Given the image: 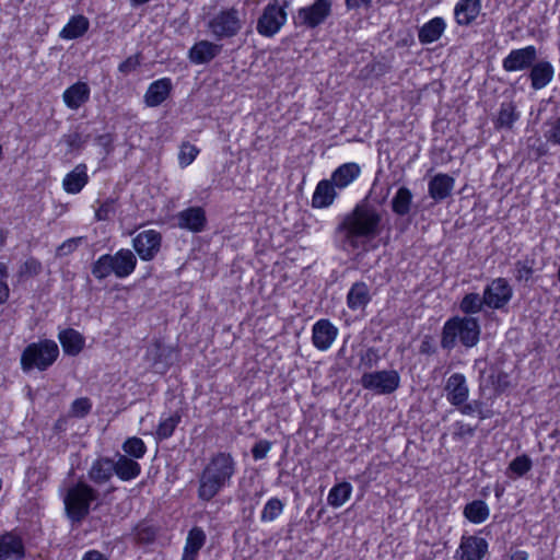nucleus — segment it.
Segmentation results:
<instances>
[{"label": "nucleus", "instance_id": "1", "mask_svg": "<svg viewBox=\"0 0 560 560\" xmlns=\"http://www.w3.org/2000/svg\"><path fill=\"white\" fill-rule=\"evenodd\" d=\"M382 214L364 200L358 202L346 213L336 228L342 244L352 250L359 249L364 242L372 241L381 232Z\"/></svg>", "mask_w": 560, "mask_h": 560}, {"label": "nucleus", "instance_id": "2", "mask_svg": "<svg viewBox=\"0 0 560 560\" xmlns=\"http://www.w3.org/2000/svg\"><path fill=\"white\" fill-rule=\"evenodd\" d=\"M237 471V463L232 453H213L198 477L197 497L201 502L212 501L224 488L231 485Z\"/></svg>", "mask_w": 560, "mask_h": 560}, {"label": "nucleus", "instance_id": "3", "mask_svg": "<svg viewBox=\"0 0 560 560\" xmlns=\"http://www.w3.org/2000/svg\"><path fill=\"white\" fill-rule=\"evenodd\" d=\"M480 324L474 316L455 315L445 320L441 331V347L444 350H453L457 343L470 349L480 340Z\"/></svg>", "mask_w": 560, "mask_h": 560}, {"label": "nucleus", "instance_id": "4", "mask_svg": "<svg viewBox=\"0 0 560 560\" xmlns=\"http://www.w3.org/2000/svg\"><path fill=\"white\" fill-rule=\"evenodd\" d=\"M136 254L129 248H120L115 254H103L91 266L92 276L102 281L114 275L117 279L130 277L137 268Z\"/></svg>", "mask_w": 560, "mask_h": 560}, {"label": "nucleus", "instance_id": "5", "mask_svg": "<svg viewBox=\"0 0 560 560\" xmlns=\"http://www.w3.org/2000/svg\"><path fill=\"white\" fill-rule=\"evenodd\" d=\"M60 354L57 342L49 338L30 342L20 357L21 370L30 373L34 370L45 372L55 364Z\"/></svg>", "mask_w": 560, "mask_h": 560}, {"label": "nucleus", "instance_id": "6", "mask_svg": "<svg viewBox=\"0 0 560 560\" xmlns=\"http://www.w3.org/2000/svg\"><path fill=\"white\" fill-rule=\"evenodd\" d=\"M97 499V491L84 481H78L67 489L63 498L65 511L71 523H81Z\"/></svg>", "mask_w": 560, "mask_h": 560}, {"label": "nucleus", "instance_id": "7", "mask_svg": "<svg viewBox=\"0 0 560 560\" xmlns=\"http://www.w3.org/2000/svg\"><path fill=\"white\" fill-rule=\"evenodd\" d=\"M207 27L211 36L220 42L237 36L243 27V21L236 8H223L208 20Z\"/></svg>", "mask_w": 560, "mask_h": 560}, {"label": "nucleus", "instance_id": "8", "mask_svg": "<svg viewBox=\"0 0 560 560\" xmlns=\"http://www.w3.org/2000/svg\"><path fill=\"white\" fill-rule=\"evenodd\" d=\"M361 386L376 395H389L400 385V375L396 370L364 372L360 378Z\"/></svg>", "mask_w": 560, "mask_h": 560}, {"label": "nucleus", "instance_id": "9", "mask_svg": "<svg viewBox=\"0 0 560 560\" xmlns=\"http://www.w3.org/2000/svg\"><path fill=\"white\" fill-rule=\"evenodd\" d=\"M287 20L285 5H281L278 1L269 2L257 20V33L267 38L273 37L280 32Z\"/></svg>", "mask_w": 560, "mask_h": 560}, {"label": "nucleus", "instance_id": "10", "mask_svg": "<svg viewBox=\"0 0 560 560\" xmlns=\"http://www.w3.org/2000/svg\"><path fill=\"white\" fill-rule=\"evenodd\" d=\"M513 298V289L503 277L492 279L483 289L482 299L490 310H503Z\"/></svg>", "mask_w": 560, "mask_h": 560}, {"label": "nucleus", "instance_id": "11", "mask_svg": "<svg viewBox=\"0 0 560 560\" xmlns=\"http://www.w3.org/2000/svg\"><path fill=\"white\" fill-rule=\"evenodd\" d=\"M162 247V234L153 229L143 230L132 238V248L142 261L153 260Z\"/></svg>", "mask_w": 560, "mask_h": 560}, {"label": "nucleus", "instance_id": "12", "mask_svg": "<svg viewBox=\"0 0 560 560\" xmlns=\"http://www.w3.org/2000/svg\"><path fill=\"white\" fill-rule=\"evenodd\" d=\"M331 0H314L310 5L298 10L300 24L307 28H316L331 14Z\"/></svg>", "mask_w": 560, "mask_h": 560}, {"label": "nucleus", "instance_id": "13", "mask_svg": "<svg viewBox=\"0 0 560 560\" xmlns=\"http://www.w3.org/2000/svg\"><path fill=\"white\" fill-rule=\"evenodd\" d=\"M147 355L154 368L161 369V373H166L177 360L179 349L177 346H168L161 339H156L148 348Z\"/></svg>", "mask_w": 560, "mask_h": 560}, {"label": "nucleus", "instance_id": "14", "mask_svg": "<svg viewBox=\"0 0 560 560\" xmlns=\"http://www.w3.org/2000/svg\"><path fill=\"white\" fill-rule=\"evenodd\" d=\"M489 552V542L477 535H463L455 551L456 560H482Z\"/></svg>", "mask_w": 560, "mask_h": 560}, {"label": "nucleus", "instance_id": "15", "mask_svg": "<svg viewBox=\"0 0 560 560\" xmlns=\"http://www.w3.org/2000/svg\"><path fill=\"white\" fill-rule=\"evenodd\" d=\"M537 59V48L528 45L512 49L502 60V68L506 72H517L528 69Z\"/></svg>", "mask_w": 560, "mask_h": 560}, {"label": "nucleus", "instance_id": "16", "mask_svg": "<svg viewBox=\"0 0 560 560\" xmlns=\"http://www.w3.org/2000/svg\"><path fill=\"white\" fill-rule=\"evenodd\" d=\"M26 548L22 535L16 529L0 535V560H23Z\"/></svg>", "mask_w": 560, "mask_h": 560}, {"label": "nucleus", "instance_id": "17", "mask_svg": "<svg viewBox=\"0 0 560 560\" xmlns=\"http://www.w3.org/2000/svg\"><path fill=\"white\" fill-rule=\"evenodd\" d=\"M177 226L191 233L202 232L208 223L206 210L200 206H191L176 215Z\"/></svg>", "mask_w": 560, "mask_h": 560}, {"label": "nucleus", "instance_id": "18", "mask_svg": "<svg viewBox=\"0 0 560 560\" xmlns=\"http://www.w3.org/2000/svg\"><path fill=\"white\" fill-rule=\"evenodd\" d=\"M338 328L328 318H320L312 327V343L319 351L328 350L338 337Z\"/></svg>", "mask_w": 560, "mask_h": 560}, {"label": "nucleus", "instance_id": "19", "mask_svg": "<svg viewBox=\"0 0 560 560\" xmlns=\"http://www.w3.org/2000/svg\"><path fill=\"white\" fill-rule=\"evenodd\" d=\"M172 92V79L168 77L160 78L149 84L143 95V102L148 107H159L171 96Z\"/></svg>", "mask_w": 560, "mask_h": 560}, {"label": "nucleus", "instance_id": "20", "mask_svg": "<svg viewBox=\"0 0 560 560\" xmlns=\"http://www.w3.org/2000/svg\"><path fill=\"white\" fill-rule=\"evenodd\" d=\"M444 390L447 401L456 407L468 400L469 387L463 373H453L446 381Z\"/></svg>", "mask_w": 560, "mask_h": 560}, {"label": "nucleus", "instance_id": "21", "mask_svg": "<svg viewBox=\"0 0 560 560\" xmlns=\"http://www.w3.org/2000/svg\"><path fill=\"white\" fill-rule=\"evenodd\" d=\"M482 9L481 0H457L453 9L454 22L462 27L472 25Z\"/></svg>", "mask_w": 560, "mask_h": 560}, {"label": "nucleus", "instance_id": "22", "mask_svg": "<svg viewBox=\"0 0 560 560\" xmlns=\"http://www.w3.org/2000/svg\"><path fill=\"white\" fill-rule=\"evenodd\" d=\"M223 46L207 39L196 42L188 50V59L194 65H206L218 57Z\"/></svg>", "mask_w": 560, "mask_h": 560}, {"label": "nucleus", "instance_id": "23", "mask_svg": "<svg viewBox=\"0 0 560 560\" xmlns=\"http://www.w3.org/2000/svg\"><path fill=\"white\" fill-rule=\"evenodd\" d=\"M91 88L81 80L69 85L62 93V101L67 108L77 110L90 101Z\"/></svg>", "mask_w": 560, "mask_h": 560}, {"label": "nucleus", "instance_id": "24", "mask_svg": "<svg viewBox=\"0 0 560 560\" xmlns=\"http://www.w3.org/2000/svg\"><path fill=\"white\" fill-rule=\"evenodd\" d=\"M89 180L88 165L85 163H79L65 175L62 189L69 195H77L83 190L89 184Z\"/></svg>", "mask_w": 560, "mask_h": 560}, {"label": "nucleus", "instance_id": "25", "mask_svg": "<svg viewBox=\"0 0 560 560\" xmlns=\"http://www.w3.org/2000/svg\"><path fill=\"white\" fill-rule=\"evenodd\" d=\"M57 337L66 355L77 357L85 347V337L72 327L59 330Z\"/></svg>", "mask_w": 560, "mask_h": 560}, {"label": "nucleus", "instance_id": "26", "mask_svg": "<svg viewBox=\"0 0 560 560\" xmlns=\"http://www.w3.org/2000/svg\"><path fill=\"white\" fill-rule=\"evenodd\" d=\"M371 300L370 288L364 281L352 283L346 296L347 306L352 312L364 311Z\"/></svg>", "mask_w": 560, "mask_h": 560}, {"label": "nucleus", "instance_id": "27", "mask_svg": "<svg viewBox=\"0 0 560 560\" xmlns=\"http://www.w3.org/2000/svg\"><path fill=\"white\" fill-rule=\"evenodd\" d=\"M338 197L337 187L330 179H320L312 195V208H329Z\"/></svg>", "mask_w": 560, "mask_h": 560}, {"label": "nucleus", "instance_id": "28", "mask_svg": "<svg viewBox=\"0 0 560 560\" xmlns=\"http://www.w3.org/2000/svg\"><path fill=\"white\" fill-rule=\"evenodd\" d=\"M114 459L109 457H97L88 470V477L94 485L101 486L108 482L114 475Z\"/></svg>", "mask_w": 560, "mask_h": 560}, {"label": "nucleus", "instance_id": "29", "mask_svg": "<svg viewBox=\"0 0 560 560\" xmlns=\"http://www.w3.org/2000/svg\"><path fill=\"white\" fill-rule=\"evenodd\" d=\"M361 175V167L355 162H347L339 165L330 176V180L341 190L350 186Z\"/></svg>", "mask_w": 560, "mask_h": 560}, {"label": "nucleus", "instance_id": "30", "mask_svg": "<svg viewBox=\"0 0 560 560\" xmlns=\"http://www.w3.org/2000/svg\"><path fill=\"white\" fill-rule=\"evenodd\" d=\"M555 77V68L551 62L540 60L530 67L529 80L533 90L538 91L546 88Z\"/></svg>", "mask_w": 560, "mask_h": 560}, {"label": "nucleus", "instance_id": "31", "mask_svg": "<svg viewBox=\"0 0 560 560\" xmlns=\"http://www.w3.org/2000/svg\"><path fill=\"white\" fill-rule=\"evenodd\" d=\"M454 185L455 179L451 175L439 173L428 184L429 196L435 201H442L451 196Z\"/></svg>", "mask_w": 560, "mask_h": 560}, {"label": "nucleus", "instance_id": "32", "mask_svg": "<svg viewBox=\"0 0 560 560\" xmlns=\"http://www.w3.org/2000/svg\"><path fill=\"white\" fill-rule=\"evenodd\" d=\"M206 541L207 536L201 527L194 526L190 528L186 537L180 560H197L199 551L202 549Z\"/></svg>", "mask_w": 560, "mask_h": 560}, {"label": "nucleus", "instance_id": "33", "mask_svg": "<svg viewBox=\"0 0 560 560\" xmlns=\"http://www.w3.org/2000/svg\"><path fill=\"white\" fill-rule=\"evenodd\" d=\"M445 30L446 22L442 16L432 18L419 28V43L422 45L432 44L441 38Z\"/></svg>", "mask_w": 560, "mask_h": 560}, {"label": "nucleus", "instance_id": "34", "mask_svg": "<svg viewBox=\"0 0 560 560\" xmlns=\"http://www.w3.org/2000/svg\"><path fill=\"white\" fill-rule=\"evenodd\" d=\"M89 19L83 14H75L61 28L59 36L65 40H74L82 37L89 31Z\"/></svg>", "mask_w": 560, "mask_h": 560}, {"label": "nucleus", "instance_id": "35", "mask_svg": "<svg viewBox=\"0 0 560 560\" xmlns=\"http://www.w3.org/2000/svg\"><path fill=\"white\" fill-rule=\"evenodd\" d=\"M114 474L121 481H131L141 474L140 464L126 455H120L116 462L114 460Z\"/></svg>", "mask_w": 560, "mask_h": 560}, {"label": "nucleus", "instance_id": "36", "mask_svg": "<svg viewBox=\"0 0 560 560\" xmlns=\"http://www.w3.org/2000/svg\"><path fill=\"white\" fill-rule=\"evenodd\" d=\"M352 492L353 487L349 481L337 482L327 494V504L334 509H339L350 500Z\"/></svg>", "mask_w": 560, "mask_h": 560}, {"label": "nucleus", "instance_id": "37", "mask_svg": "<svg viewBox=\"0 0 560 560\" xmlns=\"http://www.w3.org/2000/svg\"><path fill=\"white\" fill-rule=\"evenodd\" d=\"M412 198V192L408 187H399L390 201L392 211L399 217L407 215L411 210Z\"/></svg>", "mask_w": 560, "mask_h": 560}, {"label": "nucleus", "instance_id": "38", "mask_svg": "<svg viewBox=\"0 0 560 560\" xmlns=\"http://www.w3.org/2000/svg\"><path fill=\"white\" fill-rule=\"evenodd\" d=\"M463 514L472 524H481L489 518L490 509L483 500H474L467 503Z\"/></svg>", "mask_w": 560, "mask_h": 560}, {"label": "nucleus", "instance_id": "39", "mask_svg": "<svg viewBox=\"0 0 560 560\" xmlns=\"http://www.w3.org/2000/svg\"><path fill=\"white\" fill-rule=\"evenodd\" d=\"M180 421L182 415L178 411H175L166 418H161L155 430L156 440L164 441L170 439L174 434Z\"/></svg>", "mask_w": 560, "mask_h": 560}, {"label": "nucleus", "instance_id": "40", "mask_svg": "<svg viewBox=\"0 0 560 560\" xmlns=\"http://www.w3.org/2000/svg\"><path fill=\"white\" fill-rule=\"evenodd\" d=\"M520 115L513 102L502 103L495 120L497 128L510 129L513 127Z\"/></svg>", "mask_w": 560, "mask_h": 560}, {"label": "nucleus", "instance_id": "41", "mask_svg": "<svg viewBox=\"0 0 560 560\" xmlns=\"http://www.w3.org/2000/svg\"><path fill=\"white\" fill-rule=\"evenodd\" d=\"M483 306L486 305L482 296L476 292L466 293L459 302V310L464 316L478 314L482 311Z\"/></svg>", "mask_w": 560, "mask_h": 560}, {"label": "nucleus", "instance_id": "42", "mask_svg": "<svg viewBox=\"0 0 560 560\" xmlns=\"http://www.w3.org/2000/svg\"><path fill=\"white\" fill-rule=\"evenodd\" d=\"M283 510L284 502L280 500L278 497H272L268 499L261 510L260 522L271 523L276 521L283 513Z\"/></svg>", "mask_w": 560, "mask_h": 560}, {"label": "nucleus", "instance_id": "43", "mask_svg": "<svg viewBox=\"0 0 560 560\" xmlns=\"http://www.w3.org/2000/svg\"><path fill=\"white\" fill-rule=\"evenodd\" d=\"M42 262L36 257H28L22 262L16 271V278L19 282H24L28 278L38 276L42 272Z\"/></svg>", "mask_w": 560, "mask_h": 560}, {"label": "nucleus", "instance_id": "44", "mask_svg": "<svg viewBox=\"0 0 560 560\" xmlns=\"http://www.w3.org/2000/svg\"><path fill=\"white\" fill-rule=\"evenodd\" d=\"M122 450L128 455V457L140 459L147 453V445L142 439L138 436H131L124 442Z\"/></svg>", "mask_w": 560, "mask_h": 560}, {"label": "nucleus", "instance_id": "45", "mask_svg": "<svg viewBox=\"0 0 560 560\" xmlns=\"http://www.w3.org/2000/svg\"><path fill=\"white\" fill-rule=\"evenodd\" d=\"M535 259H520L516 260L514 267V278L517 282H528L534 275Z\"/></svg>", "mask_w": 560, "mask_h": 560}, {"label": "nucleus", "instance_id": "46", "mask_svg": "<svg viewBox=\"0 0 560 560\" xmlns=\"http://www.w3.org/2000/svg\"><path fill=\"white\" fill-rule=\"evenodd\" d=\"M156 536L158 529L152 525L141 524L136 527L135 537L139 544H153L156 539Z\"/></svg>", "mask_w": 560, "mask_h": 560}, {"label": "nucleus", "instance_id": "47", "mask_svg": "<svg viewBox=\"0 0 560 560\" xmlns=\"http://www.w3.org/2000/svg\"><path fill=\"white\" fill-rule=\"evenodd\" d=\"M533 463L528 455L522 454L516 456L509 465V469L522 477L526 475L532 469Z\"/></svg>", "mask_w": 560, "mask_h": 560}, {"label": "nucleus", "instance_id": "48", "mask_svg": "<svg viewBox=\"0 0 560 560\" xmlns=\"http://www.w3.org/2000/svg\"><path fill=\"white\" fill-rule=\"evenodd\" d=\"M116 213V199L106 198L101 202L98 208L95 210L96 221H108Z\"/></svg>", "mask_w": 560, "mask_h": 560}, {"label": "nucleus", "instance_id": "49", "mask_svg": "<svg viewBox=\"0 0 560 560\" xmlns=\"http://www.w3.org/2000/svg\"><path fill=\"white\" fill-rule=\"evenodd\" d=\"M455 408L464 416L474 417L477 415L480 420H485L488 418V416L483 413L482 402L480 400H466V402L456 406Z\"/></svg>", "mask_w": 560, "mask_h": 560}, {"label": "nucleus", "instance_id": "50", "mask_svg": "<svg viewBox=\"0 0 560 560\" xmlns=\"http://www.w3.org/2000/svg\"><path fill=\"white\" fill-rule=\"evenodd\" d=\"M91 409V399L88 397H80L72 401L70 406V416L74 418H84L90 413Z\"/></svg>", "mask_w": 560, "mask_h": 560}, {"label": "nucleus", "instance_id": "51", "mask_svg": "<svg viewBox=\"0 0 560 560\" xmlns=\"http://www.w3.org/2000/svg\"><path fill=\"white\" fill-rule=\"evenodd\" d=\"M199 149L194 144H183L178 154V163L180 167H187L198 156Z\"/></svg>", "mask_w": 560, "mask_h": 560}, {"label": "nucleus", "instance_id": "52", "mask_svg": "<svg viewBox=\"0 0 560 560\" xmlns=\"http://www.w3.org/2000/svg\"><path fill=\"white\" fill-rule=\"evenodd\" d=\"M452 439L454 441H463L467 436H472L476 431V427H471L462 420H457L452 424Z\"/></svg>", "mask_w": 560, "mask_h": 560}, {"label": "nucleus", "instance_id": "53", "mask_svg": "<svg viewBox=\"0 0 560 560\" xmlns=\"http://www.w3.org/2000/svg\"><path fill=\"white\" fill-rule=\"evenodd\" d=\"M9 267L5 262L0 261V306L5 304L10 298V287L8 283Z\"/></svg>", "mask_w": 560, "mask_h": 560}, {"label": "nucleus", "instance_id": "54", "mask_svg": "<svg viewBox=\"0 0 560 560\" xmlns=\"http://www.w3.org/2000/svg\"><path fill=\"white\" fill-rule=\"evenodd\" d=\"M141 66V55L139 52L128 56L118 65V71L125 75L136 71Z\"/></svg>", "mask_w": 560, "mask_h": 560}, {"label": "nucleus", "instance_id": "55", "mask_svg": "<svg viewBox=\"0 0 560 560\" xmlns=\"http://www.w3.org/2000/svg\"><path fill=\"white\" fill-rule=\"evenodd\" d=\"M271 447H272V443L268 440L257 441L250 450L254 460L257 462V460H261V459L266 458L268 453L270 452Z\"/></svg>", "mask_w": 560, "mask_h": 560}, {"label": "nucleus", "instance_id": "56", "mask_svg": "<svg viewBox=\"0 0 560 560\" xmlns=\"http://www.w3.org/2000/svg\"><path fill=\"white\" fill-rule=\"evenodd\" d=\"M83 237H71L62 242L57 247V256H68L77 250V248L81 245Z\"/></svg>", "mask_w": 560, "mask_h": 560}, {"label": "nucleus", "instance_id": "57", "mask_svg": "<svg viewBox=\"0 0 560 560\" xmlns=\"http://www.w3.org/2000/svg\"><path fill=\"white\" fill-rule=\"evenodd\" d=\"M545 137L551 144L560 145V116L551 124Z\"/></svg>", "mask_w": 560, "mask_h": 560}, {"label": "nucleus", "instance_id": "58", "mask_svg": "<svg viewBox=\"0 0 560 560\" xmlns=\"http://www.w3.org/2000/svg\"><path fill=\"white\" fill-rule=\"evenodd\" d=\"M438 351L436 345L433 338L429 335L424 336L421 340L419 352L424 355H433Z\"/></svg>", "mask_w": 560, "mask_h": 560}, {"label": "nucleus", "instance_id": "59", "mask_svg": "<svg viewBox=\"0 0 560 560\" xmlns=\"http://www.w3.org/2000/svg\"><path fill=\"white\" fill-rule=\"evenodd\" d=\"M530 151L533 152L536 160L546 156L548 154L547 143L538 139L537 144L535 143L530 145Z\"/></svg>", "mask_w": 560, "mask_h": 560}, {"label": "nucleus", "instance_id": "60", "mask_svg": "<svg viewBox=\"0 0 560 560\" xmlns=\"http://www.w3.org/2000/svg\"><path fill=\"white\" fill-rule=\"evenodd\" d=\"M81 560H108V558L96 549L85 551Z\"/></svg>", "mask_w": 560, "mask_h": 560}, {"label": "nucleus", "instance_id": "61", "mask_svg": "<svg viewBox=\"0 0 560 560\" xmlns=\"http://www.w3.org/2000/svg\"><path fill=\"white\" fill-rule=\"evenodd\" d=\"M372 0H345L348 10H357L362 5H370Z\"/></svg>", "mask_w": 560, "mask_h": 560}, {"label": "nucleus", "instance_id": "62", "mask_svg": "<svg viewBox=\"0 0 560 560\" xmlns=\"http://www.w3.org/2000/svg\"><path fill=\"white\" fill-rule=\"evenodd\" d=\"M68 427V418L66 416H60L54 423V431L56 433H61L67 430Z\"/></svg>", "mask_w": 560, "mask_h": 560}, {"label": "nucleus", "instance_id": "63", "mask_svg": "<svg viewBox=\"0 0 560 560\" xmlns=\"http://www.w3.org/2000/svg\"><path fill=\"white\" fill-rule=\"evenodd\" d=\"M528 552L521 549L512 551L510 556V560H528Z\"/></svg>", "mask_w": 560, "mask_h": 560}, {"label": "nucleus", "instance_id": "64", "mask_svg": "<svg viewBox=\"0 0 560 560\" xmlns=\"http://www.w3.org/2000/svg\"><path fill=\"white\" fill-rule=\"evenodd\" d=\"M9 231L0 226V249L5 246Z\"/></svg>", "mask_w": 560, "mask_h": 560}]
</instances>
